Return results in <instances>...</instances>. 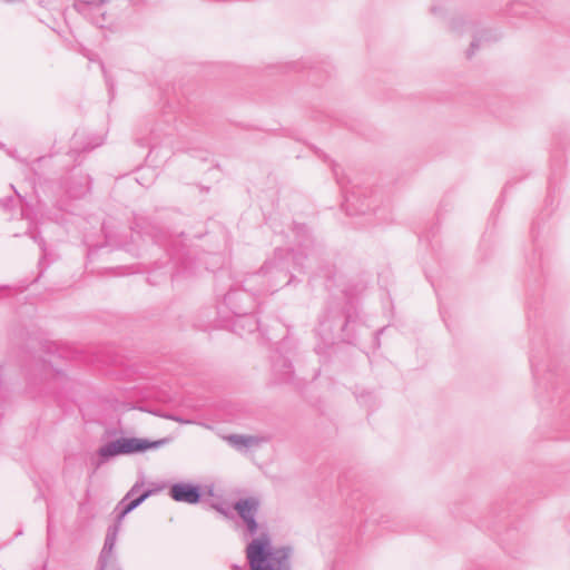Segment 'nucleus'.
Instances as JSON below:
<instances>
[{"instance_id":"1","label":"nucleus","mask_w":570,"mask_h":570,"mask_svg":"<svg viewBox=\"0 0 570 570\" xmlns=\"http://www.w3.org/2000/svg\"><path fill=\"white\" fill-rule=\"evenodd\" d=\"M306 255L302 253H294L286 248H276L273 256L268 257L259 271L249 275L246 279V284L253 282H261V288L258 293H274L279 287L289 285L293 279V271L302 272L304 268V261Z\"/></svg>"},{"instance_id":"2","label":"nucleus","mask_w":570,"mask_h":570,"mask_svg":"<svg viewBox=\"0 0 570 570\" xmlns=\"http://www.w3.org/2000/svg\"><path fill=\"white\" fill-rule=\"evenodd\" d=\"M291 556L288 547L273 548L267 534L253 539L246 548L250 570H292Z\"/></svg>"},{"instance_id":"3","label":"nucleus","mask_w":570,"mask_h":570,"mask_svg":"<svg viewBox=\"0 0 570 570\" xmlns=\"http://www.w3.org/2000/svg\"><path fill=\"white\" fill-rule=\"evenodd\" d=\"M166 442L167 441L165 439L149 441L146 439L138 438H120L99 448L98 455L100 460L95 464L96 469L99 468L104 462H106L111 456L120 454H132L138 452H145L150 449H158Z\"/></svg>"},{"instance_id":"4","label":"nucleus","mask_w":570,"mask_h":570,"mask_svg":"<svg viewBox=\"0 0 570 570\" xmlns=\"http://www.w3.org/2000/svg\"><path fill=\"white\" fill-rule=\"evenodd\" d=\"M254 298L247 289H230L224 297V304L238 318V322L248 327V332L258 330V321L250 314Z\"/></svg>"},{"instance_id":"5","label":"nucleus","mask_w":570,"mask_h":570,"mask_svg":"<svg viewBox=\"0 0 570 570\" xmlns=\"http://www.w3.org/2000/svg\"><path fill=\"white\" fill-rule=\"evenodd\" d=\"M121 525H118L116 523L108 527L104 547L100 551L98 564L99 570H110L111 567H118V563L116 562L114 550L116 547L118 533L120 531Z\"/></svg>"},{"instance_id":"6","label":"nucleus","mask_w":570,"mask_h":570,"mask_svg":"<svg viewBox=\"0 0 570 570\" xmlns=\"http://www.w3.org/2000/svg\"><path fill=\"white\" fill-rule=\"evenodd\" d=\"M259 508V500L254 497L246 499H239L235 502L234 509L245 522L247 531L250 535L257 533L258 524L256 521V514Z\"/></svg>"},{"instance_id":"7","label":"nucleus","mask_w":570,"mask_h":570,"mask_svg":"<svg viewBox=\"0 0 570 570\" xmlns=\"http://www.w3.org/2000/svg\"><path fill=\"white\" fill-rule=\"evenodd\" d=\"M65 189L66 193L71 198H81L87 193H89L91 187V179L89 175L82 173L81 170L73 171L66 180H65Z\"/></svg>"},{"instance_id":"8","label":"nucleus","mask_w":570,"mask_h":570,"mask_svg":"<svg viewBox=\"0 0 570 570\" xmlns=\"http://www.w3.org/2000/svg\"><path fill=\"white\" fill-rule=\"evenodd\" d=\"M169 494L177 502L196 504L202 499V489L197 484L179 482L171 485Z\"/></svg>"},{"instance_id":"9","label":"nucleus","mask_w":570,"mask_h":570,"mask_svg":"<svg viewBox=\"0 0 570 570\" xmlns=\"http://www.w3.org/2000/svg\"><path fill=\"white\" fill-rule=\"evenodd\" d=\"M156 490H146L142 493H140L137 498L129 500L126 497H124L114 509L115 522L118 525H121V522L124 518L134 511L136 508H138L146 499H148Z\"/></svg>"},{"instance_id":"10","label":"nucleus","mask_w":570,"mask_h":570,"mask_svg":"<svg viewBox=\"0 0 570 570\" xmlns=\"http://www.w3.org/2000/svg\"><path fill=\"white\" fill-rule=\"evenodd\" d=\"M272 374L276 383H288L293 379V365L291 361L282 354L272 356Z\"/></svg>"},{"instance_id":"11","label":"nucleus","mask_w":570,"mask_h":570,"mask_svg":"<svg viewBox=\"0 0 570 570\" xmlns=\"http://www.w3.org/2000/svg\"><path fill=\"white\" fill-rule=\"evenodd\" d=\"M156 243L163 246L174 259L180 258L183 245L179 236L161 235L156 237Z\"/></svg>"},{"instance_id":"12","label":"nucleus","mask_w":570,"mask_h":570,"mask_svg":"<svg viewBox=\"0 0 570 570\" xmlns=\"http://www.w3.org/2000/svg\"><path fill=\"white\" fill-rule=\"evenodd\" d=\"M229 443L236 449L250 448L255 444V438L245 435H229L227 438Z\"/></svg>"},{"instance_id":"13","label":"nucleus","mask_w":570,"mask_h":570,"mask_svg":"<svg viewBox=\"0 0 570 570\" xmlns=\"http://www.w3.org/2000/svg\"><path fill=\"white\" fill-rule=\"evenodd\" d=\"M107 0H80L75 3V9L79 12H86L91 7H100Z\"/></svg>"},{"instance_id":"14","label":"nucleus","mask_w":570,"mask_h":570,"mask_svg":"<svg viewBox=\"0 0 570 570\" xmlns=\"http://www.w3.org/2000/svg\"><path fill=\"white\" fill-rule=\"evenodd\" d=\"M144 487V481H140V482H136L131 488L130 490L126 493V498L129 499V500H132L135 498H137L138 495V492L140 491V489Z\"/></svg>"},{"instance_id":"15","label":"nucleus","mask_w":570,"mask_h":570,"mask_svg":"<svg viewBox=\"0 0 570 570\" xmlns=\"http://www.w3.org/2000/svg\"><path fill=\"white\" fill-rule=\"evenodd\" d=\"M32 239L40 246L41 250H46V242L45 239L38 235V234H32L31 235Z\"/></svg>"},{"instance_id":"16","label":"nucleus","mask_w":570,"mask_h":570,"mask_svg":"<svg viewBox=\"0 0 570 570\" xmlns=\"http://www.w3.org/2000/svg\"><path fill=\"white\" fill-rule=\"evenodd\" d=\"M13 202H14L13 197H8L4 199H0V205L3 209L8 210L11 208V205Z\"/></svg>"},{"instance_id":"17","label":"nucleus","mask_w":570,"mask_h":570,"mask_svg":"<svg viewBox=\"0 0 570 570\" xmlns=\"http://www.w3.org/2000/svg\"><path fill=\"white\" fill-rule=\"evenodd\" d=\"M11 188H12L13 193L16 194L17 198L21 202L23 199L22 196L17 191V189L13 187V185H11Z\"/></svg>"},{"instance_id":"18","label":"nucleus","mask_w":570,"mask_h":570,"mask_svg":"<svg viewBox=\"0 0 570 570\" xmlns=\"http://www.w3.org/2000/svg\"><path fill=\"white\" fill-rule=\"evenodd\" d=\"M173 420L177 421V422H183V423H189V421H184L181 420L180 417L178 416H171Z\"/></svg>"},{"instance_id":"19","label":"nucleus","mask_w":570,"mask_h":570,"mask_svg":"<svg viewBox=\"0 0 570 570\" xmlns=\"http://www.w3.org/2000/svg\"><path fill=\"white\" fill-rule=\"evenodd\" d=\"M110 570H120V568H118V567H111V569H110Z\"/></svg>"},{"instance_id":"20","label":"nucleus","mask_w":570,"mask_h":570,"mask_svg":"<svg viewBox=\"0 0 570 570\" xmlns=\"http://www.w3.org/2000/svg\"><path fill=\"white\" fill-rule=\"evenodd\" d=\"M178 274H179V272H177L176 274H174V276H173V277H174V278L178 277Z\"/></svg>"},{"instance_id":"21","label":"nucleus","mask_w":570,"mask_h":570,"mask_svg":"<svg viewBox=\"0 0 570 570\" xmlns=\"http://www.w3.org/2000/svg\"><path fill=\"white\" fill-rule=\"evenodd\" d=\"M2 147H3V145L0 142V148H2Z\"/></svg>"}]
</instances>
